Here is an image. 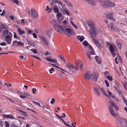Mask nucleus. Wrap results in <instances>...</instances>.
<instances>
[{
    "instance_id": "nucleus-19",
    "label": "nucleus",
    "mask_w": 127,
    "mask_h": 127,
    "mask_svg": "<svg viewBox=\"0 0 127 127\" xmlns=\"http://www.w3.org/2000/svg\"><path fill=\"white\" fill-rule=\"evenodd\" d=\"M18 32L19 34L21 35L22 34H24L25 32L23 30H21V29L20 28H18Z\"/></svg>"
},
{
    "instance_id": "nucleus-9",
    "label": "nucleus",
    "mask_w": 127,
    "mask_h": 127,
    "mask_svg": "<svg viewBox=\"0 0 127 127\" xmlns=\"http://www.w3.org/2000/svg\"><path fill=\"white\" fill-rule=\"evenodd\" d=\"M109 111L111 114L113 116L115 117L116 115L115 113V111L112 108L111 106H109Z\"/></svg>"
},
{
    "instance_id": "nucleus-7",
    "label": "nucleus",
    "mask_w": 127,
    "mask_h": 127,
    "mask_svg": "<svg viewBox=\"0 0 127 127\" xmlns=\"http://www.w3.org/2000/svg\"><path fill=\"white\" fill-rule=\"evenodd\" d=\"M84 0L92 6H94L95 5V1L94 0Z\"/></svg>"
},
{
    "instance_id": "nucleus-44",
    "label": "nucleus",
    "mask_w": 127,
    "mask_h": 127,
    "mask_svg": "<svg viewBox=\"0 0 127 127\" xmlns=\"http://www.w3.org/2000/svg\"><path fill=\"white\" fill-rule=\"evenodd\" d=\"M71 24L75 29H77V26L75 25L73 22H71Z\"/></svg>"
},
{
    "instance_id": "nucleus-17",
    "label": "nucleus",
    "mask_w": 127,
    "mask_h": 127,
    "mask_svg": "<svg viewBox=\"0 0 127 127\" xmlns=\"http://www.w3.org/2000/svg\"><path fill=\"white\" fill-rule=\"evenodd\" d=\"M114 86L116 90L119 93V94H122V92L120 90V88H119V86L118 85H115Z\"/></svg>"
},
{
    "instance_id": "nucleus-42",
    "label": "nucleus",
    "mask_w": 127,
    "mask_h": 127,
    "mask_svg": "<svg viewBox=\"0 0 127 127\" xmlns=\"http://www.w3.org/2000/svg\"><path fill=\"white\" fill-rule=\"evenodd\" d=\"M4 122L2 121H0V127H2L4 125Z\"/></svg>"
},
{
    "instance_id": "nucleus-49",
    "label": "nucleus",
    "mask_w": 127,
    "mask_h": 127,
    "mask_svg": "<svg viewBox=\"0 0 127 127\" xmlns=\"http://www.w3.org/2000/svg\"><path fill=\"white\" fill-rule=\"evenodd\" d=\"M8 118L14 119V117L12 115H9Z\"/></svg>"
},
{
    "instance_id": "nucleus-51",
    "label": "nucleus",
    "mask_w": 127,
    "mask_h": 127,
    "mask_svg": "<svg viewBox=\"0 0 127 127\" xmlns=\"http://www.w3.org/2000/svg\"><path fill=\"white\" fill-rule=\"evenodd\" d=\"M10 127H19L15 125L14 124H12Z\"/></svg>"
},
{
    "instance_id": "nucleus-21",
    "label": "nucleus",
    "mask_w": 127,
    "mask_h": 127,
    "mask_svg": "<svg viewBox=\"0 0 127 127\" xmlns=\"http://www.w3.org/2000/svg\"><path fill=\"white\" fill-rule=\"evenodd\" d=\"M108 1H104L102 4V5L104 7H108Z\"/></svg>"
},
{
    "instance_id": "nucleus-12",
    "label": "nucleus",
    "mask_w": 127,
    "mask_h": 127,
    "mask_svg": "<svg viewBox=\"0 0 127 127\" xmlns=\"http://www.w3.org/2000/svg\"><path fill=\"white\" fill-rule=\"evenodd\" d=\"M66 66L67 68H69V70H70L71 69H75V67L73 65L69 63H67L66 64Z\"/></svg>"
},
{
    "instance_id": "nucleus-48",
    "label": "nucleus",
    "mask_w": 127,
    "mask_h": 127,
    "mask_svg": "<svg viewBox=\"0 0 127 127\" xmlns=\"http://www.w3.org/2000/svg\"><path fill=\"white\" fill-rule=\"evenodd\" d=\"M107 78L109 80L111 81H112L113 80L111 76H107Z\"/></svg>"
},
{
    "instance_id": "nucleus-40",
    "label": "nucleus",
    "mask_w": 127,
    "mask_h": 127,
    "mask_svg": "<svg viewBox=\"0 0 127 127\" xmlns=\"http://www.w3.org/2000/svg\"><path fill=\"white\" fill-rule=\"evenodd\" d=\"M119 49L121 50L122 48V46L121 44L119 42L117 43Z\"/></svg>"
},
{
    "instance_id": "nucleus-55",
    "label": "nucleus",
    "mask_w": 127,
    "mask_h": 127,
    "mask_svg": "<svg viewBox=\"0 0 127 127\" xmlns=\"http://www.w3.org/2000/svg\"><path fill=\"white\" fill-rule=\"evenodd\" d=\"M18 41H16V40H15L13 42V43L12 44V45H13L14 46H15L16 45V43H17Z\"/></svg>"
},
{
    "instance_id": "nucleus-60",
    "label": "nucleus",
    "mask_w": 127,
    "mask_h": 127,
    "mask_svg": "<svg viewBox=\"0 0 127 127\" xmlns=\"http://www.w3.org/2000/svg\"><path fill=\"white\" fill-rule=\"evenodd\" d=\"M54 69L53 68H51V69L49 70V72L50 73H52V71H54Z\"/></svg>"
},
{
    "instance_id": "nucleus-43",
    "label": "nucleus",
    "mask_w": 127,
    "mask_h": 127,
    "mask_svg": "<svg viewBox=\"0 0 127 127\" xmlns=\"http://www.w3.org/2000/svg\"><path fill=\"white\" fill-rule=\"evenodd\" d=\"M55 100L54 98H52L51 99V100L50 102V103L51 104H53L55 101Z\"/></svg>"
},
{
    "instance_id": "nucleus-52",
    "label": "nucleus",
    "mask_w": 127,
    "mask_h": 127,
    "mask_svg": "<svg viewBox=\"0 0 127 127\" xmlns=\"http://www.w3.org/2000/svg\"><path fill=\"white\" fill-rule=\"evenodd\" d=\"M5 123L6 127H9V123L6 121H5Z\"/></svg>"
},
{
    "instance_id": "nucleus-25",
    "label": "nucleus",
    "mask_w": 127,
    "mask_h": 127,
    "mask_svg": "<svg viewBox=\"0 0 127 127\" xmlns=\"http://www.w3.org/2000/svg\"><path fill=\"white\" fill-rule=\"evenodd\" d=\"M41 107H42L45 111H47L49 109V106L47 104H46V106H41Z\"/></svg>"
},
{
    "instance_id": "nucleus-14",
    "label": "nucleus",
    "mask_w": 127,
    "mask_h": 127,
    "mask_svg": "<svg viewBox=\"0 0 127 127\" xmlns=\"http://www.w3.org/2000/svg\"><path fill=\"white\" fill-rule=\"evenodd\" d=\"M48 61L53 63H56L57 60L56 59H51L47 57L45 58Z\"/></svg>"
},
{
    "instance_id": "nucleus-13",
    "label": "nucleus",
    "mask_w": 127,
    "mask_h": 127,
    "mask_svg": "<svg viewBox=\"0 0 127 127\" xmlns=\"http://www.w3.org/2000/svg\"><path fill=\"white\" fill-rule=\"evenodd\" d=\"M98 76V74L97 73H95L92 75H91L92 79L94 81H96L97 79Z\"/></svg>"
},
{
    "instance_id": "nucleus-35",
    "label": "nucleus",
    "mask_w": 127,
    "mask_h": 127,
    "mask_svg": "<svg viewBox=\"0 0 127 127\" xmlns=\"http://www.w3.org/2000/svg\"><path fill=\"white\" fill-rule=\"evenodd\" d=\"M109 102L111 105L110 106H111L112 107H114L115 105L114 102L112 101H109Z\"/></svg>"
},
{
    "instance_id": "nucleus-31",
    "label": "nucleus",
    "mask_w": 127,
    "mask_h": 127,
    "mask_svg": "<svg viewBox=\"0 0 127 127\" xmlns=\"http://www.w3.org/2000/svg\"><path fill=\"white\" fill-rule=\"evenodd\" d=\"M83 44L85 46H87L89 45V43L86 40H84L83 42Z\"/></svg>"
},
{
    "instance_id": "nucleus-38",
    "label": "nucleus",
    "mask_w": 127,
    "mask_h": 127,
    "mask_svg": "<svg viewBox=\"0 0 127 127\" xmlns=\"http://www.w3.org/2000/svg\"><path fill=\"white\" fill-rule=\"evenodd\" d=\"M62 15L61 13L59 12L57 13V16L58 18H60Z\"/></svg>"
},
{
    "instance_id": "nucleus-64",
    "label": "nucleus",
    "mask_w": 127,
    "mask_h": 127,
    "mask_svg": "<svg viewBox=\"0 0 127 127\" xmlns=\"http://www.w3.org/2000/svg\"><path fill=\"white\" fill-rule=\"evenodd\" d=\"M114 107H115V109L117 111L119 110V109L118 107L116 105H115Z\"/></svg>"
},
{
    "instance_id": "nucleus-36",
    "label": "nucleus",
    "mask_w": 127,
    "mask_h": 127,
    "mask_svg": "<svg viewBox=\"0 0 127 127\" xmlns=\"http://www.w3.org/2000/svg\"><path fill=\"white\" fill-rule=\"evenodd\" d=\"M22 95H24L26 96H29L30 95V94L28 93L24 92L21 94Z\"/></svg>"
},
{
    "instance_id": "nucleus-4",
    "label": "nucleus",
    "mask_w": 127,
    "mask_h": 127,
    "mask_svg": "<svg viewBox=\"0 0 127 127\" xmlns=\"http://www.w3.org/2000/svg\"><path fill=\"white\" fill-rule=\"evenodd\" d=\"M89 48L91 50V51H90L89 52V51L87 52V55L89 59L92 60V58L91 57L90 55L89 54V53L92 55H95V53L92 47L90 44H89Z\"/></svg>"
},
{
    "instance_id": "nucleus-63",
    "label": "nucleus",
    "mask_w": 127,
    "mask_h": 127,
    "mask_svg": "<svg viewBox=\"0 0 127 127\" xmlns=\"http://www.w3.org/2000/svg\"><path fill=\"white\" fill-rule=\"evenodd\" d=\"M33 32V31L32 30H29L28 31V33L29 34H31L32 33V32Z\"/></svg>"
},
{
    "instance_id": "nucleus-61",
    "label": "nucleus",
    "mask_w": 127,
    "mask_h": 127,
    "mask_svg": "<svg viewBox=\"0 0 127 127\" xmlns=\"http://www.w3.org/2000/svg\"><path fill=\"white\" fill-rule=\"evenodd\" d=\"M104 75L106 76H107L109 74V73L107 71H105L104 73Z\"/></svg>"
},
{
    "instance_id": "nucleus-27",
    "label": "nucleus",
    "mask_w": 127,
    "mask_h": 127,
    "mask_svg": "<svg viewBox=\"0 0 127 127\" xmlns=\"http://www.w3.org/2000/svg\"><path fill=\"white\" fill-rule=\"evenodd\" d=\"M63 0L66 2L67 4L70 6H72V4L67 0Z\"/></svg>"
},
{
    "instance_id": "nucleus-22",
    "label": "nucleus",
    "mask_w": 127,
    "mask_h": 127,
    "mask_svg": "<svg viewBox=\"0 0 127 127\" xmlns=\"http://www.w3.org/2000/svg\"><path fill=\"white\" fill-rule=\"evenodd\" d=\"M52 10V8H49L48 7V6H47L46 7V8L45 9V10L46 11H48V13H50L51 12Z\"/></svg>"
},
{
    "instance_id": "nucleus-62",
    "label": "nucleus",
    "mask_w": 127,
    "mask_h": 127,
    "mask_svg": "<svg viewBox=\"0 0 127 127\" xmlns=\"http://www.w3.org/2000/svg\"><path fill=\"white\" fill-rule=\"evenodd\" d=\"M75 64L77 67L78 68H79V63L78 62H76L75 63Z\"/></svg>"
},
{
    "instance_id": "nucleus-20",
    "label": "nucleus",
    "mask_w": 127,
    "mask_h": 127,
    "mask_svg": "<svg viewBox=\"0 0 127 127\" xmlns=\"http://www.w3.org/2000/svg\"><path fill=\"white\" fill-rule=\"evenodd\" d=\"M115 4L112 2L108 1V7H113L115 6Z\"/></svg>"
},
{
    "instance_id": "nucleus-11",
    "label": "nucleus",
    "mask_w": 127,
    "mask_h": 127,
    "mask_svg": "<svg viewBox=\"0 0 127 127\" xmlns=\"http://www.w3.org/2000/svg\"><path fill=\"white\" fill-rule=\"evenodd\" d=\"M93 91L97 96L98 97L100 96V94L99 92V90L97 88L94 87Z\"/></svg>"
},
{
    "instance_id": "nucleus-37",
    "label": "nucleus",
    "mask_w": 127,
    "mask_h": 127,
    "mask_svg": "<svg viewBox=\"0 0 127 127\" xmlns=\"http://www.w3.org/2000/svg\"><path fill=\"white\" fill-rule=\"evenodd\" d=\"M85 38L83 36H80L79 38V40L80 42H82L84 39Z\"/></svg>"
},
{
    "instance_id": "nucleus-29",
    "label": "nucleus",
    "mask_w": 127,
    "mask_h": 127,
    "mask_svg": "<svg viewBox=\"0 0 127 127\" xmlns=\"http://www.w3.org/2000/svg\"><path fill=\"white\" fill-rule=\"evenodd\" d=\"M27 42L29 45H30L32 46H33L34 44V43L32 41L30 40H28Z\"/></svg>"
},
{
    "instance_id": "nucleus-46",
    "label": "nucleus",
    "mask_w": 127,
    "mask_h": 127,
    "mask_svg": "<svg viewBox=\"0 0 127 127\" xmlns=\"http://www.w3.org/2000/svg\"><path fill=\"white\" fill-rule=\"evenodd\" d=\"M33 103L35 104L36 105H38V106H39L40 107H41V106L40 105V104L39 103H38V102H36L35 101H33Z\"/></svg>"
},
{
    "instance_id": "nucleus-34",
    "label": "nucleus",
    "mask_w": 127,
    "mask_h": 127,
    "mask_svg": "<svg viewBox=\"0 0 127 127\" xmlns=\"http://www.w3.org/2000/svg\"><path fill=\"white\" fill-rule=\"evenodd\" d=\"M0 27L2 30L3 29H6L4 25L2 24L1 23H0Z\"/></svg>"
},
{
    "instance_id": "nucleus-57",
    "label": "nucleus",
    "mask_w": 127,
    "mask_h": 127,
    "mask_svg": "<svg viewBox=\"0 0 127 127\" xmlns=\"http://www.w3.org/2000/svg\"><path fill=\"white\" fill-rule=\"evenodd\" d=\"M20 97L21 98H23V99H24V98H27V97L26 96H24V95H20Z\"/></svg>"
},
{
    "instance_id": "nucleus-41",
    "label": "nucleus",
    "mask_w": 127,
    "mask_h": 127,
    "mask_svg": "<svg viewBox=\"0 0 127 127\" xmlns=\"http://www.w3.org/2000/svg\"><path fill=\"white\" fill-rule=\"evenodd\" d=\"M58 57L60 58L62 60H63L64 61L65 63H66V61L61 56L59 55L58 56Z\"/></svg>"
},
{
    "instance_id": "nucleus-50",
    "label": "nucleus",
    "mask_w": 127,
    "mask_h": 127,
    "mask_svg": "<svg viewBox=\"0 0 127 127\" xmlns=\"http://www.w3.org/2000/svg\"><path fill=\"white\" fill-rule=\"evenodd\" d=\"M5 14V11L4 10H3L2 11V13H1L0 14V15L1 16H4Z\"/></svg>"
},
{
    "instance_id": "nucleus-23",
    "label": "nucleus",
    "mask_w": 127,
    "mask_h": 127,
    "mask_svg": "<svg viewBox=\"0 0 127 127\" xmlns=\"http://www.w3.org/2000/svg\"><path fill=\"white\" fill-rule=\"evenodd\" d=\"M95 59L96 62L99 64H100L101 62L100 59L97 56H96L95 57Z\"/></svg>"
},
{
    "instance_id": "nucleus-56",
    "label": "nucleus",
    "mask_w": 127,
    "mask_h": 127,
    "mask_svg": "<svg viewBox=\"0 0 127 127\" xmlns=\"http://www.w3.org/2000/svg\"><path fill=\"white\" fill-rule=\"evenodd\" d=\"M32 93L34 94H35L36 93V90L35 88H33L32 89Z\"/></svg>"
},
{
    "instance_id": "nucleus-30",
    "label": "nucleus",
    "mask_w": 127,
    "mask_h": 127,
    "mask_svg": "<svg viewBox=\"0 0 127 127\" xmlns=\"http://www.w3.org/2000/svg\"><path fill=\"white\" fill-rule=\"evenodd\" d=\"M100 90H101V91L102 92L103 94L104 95H106L107 96H108V95L105 92V91L104 90L103 88H101Z\"/></svg>"
},
{
    "instance_id": "nucleus-2",
    "label": "nucleus",
    "mask_w": 127,
    "mask_h": 127,
    "mask_svg": "<svg viewBox=\"0 0 127 127\" xmlns=\"http://www.w3.org/2000/svg\"><path fill=\"white\" fill-rule=\"evenodd\" d=\"M53 24V27L55 30L58 32L61 33L64 31L65 26L61 25L58 24V21L56 20H53L51 22Z\"/></svg>"
},
{
    "instance_id": "nucleus-10",
    "label": "nucleus",
    "mask_w": 127,
    "mask_h": 127,
    "mask_svg": "<svg viewBox=\"0 0 127 127\" xmlns=\"http://www.w3.org/2000/svg\"><path fill=\"white\" fill-rule=\"evenodd\" d=\"M84 77L87 80H89L91 77V75L90 74L89 72L87 71L84 74Z\"/></svg>"
},
{
    "instance_id": "nucleus-54",
    "label": "nucleus",
    "mask_w": 127,
    "mask_h": 127,
    "mask_svg": "<svg viewBox=\"0 0 127 127\" xmlns=\"http://www.w3.org/2000/svg\"><path fill=\"white\" fill-rule=\"evenodd\" d=\"M83 63H81L79 65V68L80 69H81V68H83Z\"/></svg>"
},
{
    "instance_id": "nucleus-39",
    "label": "nucleus",
    "mask_w": 127,
    "mask_h": 127,
    "mask_svg": "<svg viewBox=\"0 0 127 127\" xmlns=\"http://www.w3.org/2000/svg\"><path fill=\"white\" fill-rule=\"evenodd\" d=\"M53 10L55 12L57 13L59 12V9L57 8H54Z\"/></svg>"
},
{
    "instance_id": "nucleus-16",
    "label": "nucleus",
    "mask_w": 127,
    "mask_h": 127,
    "mask_svg": "<svg viewBox=\"0 0 127 127\" xmlns=\"http://www.w3.org/2000/svg\"><path fill=\"white\" fill-rule=\"evenodd\" d=\"M41 38L46 45H47L49 44L48 40L46 37L42 36Z\"/></svg>"
},
{
    "instance_id": "nucleus-18",
    "label": "nucleus",
    "mask_w": 127,
    "mask_h": 127,
    "mask_svg": "<svg viewBox=\"0 0 127 127\" xmlns=\"http://www.w3.org/2000/svg\"><path fill=\"white\" fill-rule=\"evenodd\" d=\"M93 40L97 46L99 47H100L101 45L98 43L97 40L95 39H94Z\"/></svg>"
},
{
    "instance_id": "nucleus-28",
    "label": "nucleus",
    "mask_w": 127,
    "mask_h": 127,
    "mask_svg": "<svg viewBox=\"0 0 127 127\" xmlns=\"http://www.w3.org/2000/svg\"><path fill=\"white\" fill-rule=\"evenodd\" d=\"M61 12H63V14H65V13H66L67 15H70V14L69 12L65 9L62 10V11Z\"/></svg>"
},
{
    "instance_id": "nucleus-53",
    "label": "nucleus",
    "mask_w": 127,
    "mask_h": 127,
    "mask_svg": "<svg viewBox=\"0 0 127 127\" xmlns=\"http://www.w3.org/2000/svg\"><path fill=\"white\" fill-rule=\"evenodd\" d=\"M32 35L33 36V37L35 38H37V36L36 35V34L34 33H32Z\"/></svg>"
},
{
    "instance_id": "nucleus-45",
    "label": "nucleus",
    "mask_w": 127,
    "mask_h": 127,
    "mask_svg": "<svg viewBox=\"0 0 127 127\" xmlns=\"http://www.w3.org/2000/svg\"><path fill=\"white\" fill-rule=\"evenodd\" d=\"M8 115H5L4 114H3V118H8Z\"/></svg>"
},
{
    "instance_id": "nucleus-33",
    "label": "nucleus",
    "mask_w": 127,
    "mask_h": 127,
    "mask_svg": "<svg viewBox=\"0 0 127 127\" xmlns=\"http://www.w3.org/2000/svg\"><path fill=\"white\" fill-rule=\"evenodd\" d=\"M30 50L33 52L34 54L38 53V52L36 49H30Z\"/></svg>"
},
{
    "instance_id": "nucleus-5",
    "label": "nucleus",
    "mask_w": 127,
    "mask_h": 127,
    "mask_svg": "<svg viewBox=\"0 0 127 127\" xmlns=\"http://www.w3.org/2000/svg\"><path fill=\"white\" fill-rule=\"evenodd\" d=\"M71 29L66 28L65 27L64 31L62 32H64V34L68 36H70L71 35Z\"/></svg>"
},
{
    "instance_id": "nucleus-3",
    "label": "nucleus",
    "mask_w": 127,
    "mask_h": 127,
    "mask_svg": "<svg viewBox=\"0 0 127 127\" xmlns=\"http://www.w3.org/2000/svg\"><path fill=\"white\" fill-rule=\"evenodd\" d=\"M29 13L30 15L32 17L34 18H37L38 16V12L35 10L31 9L29 10Z\"/></svg>"
},
{
    "instance_id": "nucleus-15",
    "label": "nucleus",
    "mask_w": 127,
    "mask_h": 127,
    "mask_svg": "<svg viewBox=\"0 0 127 127\" xmlns=\"http://www.w3.org/2000/svg\"><path fill=\"white\" fill-rule=\"evenodd\" d=\"M107 45H109V48L110 52L112 53H113L114 51V48L112 46V45L109 42H107Z\"/></svg>"
},
{
    "instance_id": "nucleus-1",
    "label": "nucleus",
    "mask_w": 127,
    "mask_h": 127,
    "mask_svg": "<svg viewBox=\"0 0 127 127\" xmlns=\"http://www.w3.org/2000/svg\"><path fill=\"white\" fill-rule=\"evenodd\" d=\"M87 24L92 32L94 34L93 35L92 33L90 30L89 32L91 36L93 39H95L96 37L95 35L96 34V32L99 31V29L96 27L94 23L92 21H88L87 22Z\"/></svg>"
},
{
    "instance_id": "nucleus-32",
    "label": "nucleus",
    "mask_w": 127,
    "mask_h": 127,
    "mask_svg": "<svg viewBox=\"0 0 127 127\" xmlns=\"http://www.w3.org/2000/svg\"><path fill=\"white\" fill-rule=\"evenodd\" d=\"M8 30H5L2 32L3 34L4 35H6L8 33Z\"/></svg>"
},
{
    "instance_id": "nucleus-47",
    "label": "nucleus",
    "mask_w": 127,
    "mask_h": 127,
    "mask_svg": "<svg viewBox=\"0 0 127 127\" xmlns=\"http://www.w3.org/2000/svg\"><path fill=\"white\" fill-rule=\"evenodd\" d=\"M105 83L107 87H109V84L107 80H105Z\"/></svg>"
},
{
    "instance_id": "nucleus-24",
    "label": "nucleus",
    "mask_w": 127,
    "mask_h": 127,
    "mask_svg": "<svg viewBox=\"0 0 127 127\" xmlns=\"http://www.w3.org/2000/svg\"><path fill=\"white\" fill-rule=\"evenodd\" d=\"M53 30L52 29H49L47 30L46 32V34L48 36H50V34H51Z\"/></svg>"
},
{
    "instance_id": "nucleus-8",
    "label": "nucleus",
    "mask_w": 127,
    "mask_h": 127,
    "mask_svg": "<svg viewBox=\"0 0 127 127\" xmlns=\"http://www.w3.org/2000/svg\"><path fill=\"white\" fill-rule=\"evenodd\" d=\"M5 39L8 44H10L11 43L12 39L9 35H8L6 36Z\"/></svg>"
},
{
    "instance_id": "nucleus-26",
    "label": "nucleus",
    "mask_w": 127,
    "mask_h": 127,
    "mask_svg": "<svg viewBox=\"0 0 127 127\" xmlns=\"http://www.w3.org/2000/svg\"><path fill=\"white\" fill-rule=\"evenodd\" d=\"M24 45V44L22 42L18 41L17 43V46H22Z\"/></svg>"
},
{
    "instance_id": "nucleus-59",
    "label": "nucleus",
    "mask_w": 127,
    "mask_h": 127,
    "mask_svg": "<svg viewBox=\"0 0 127 127\" xmlns=\"http://www.w3.org/2000/svg\"><path fill=\"white\" fill-rule=\"evenodd\" d=\"M9 18H10V19L11 20H14V16L13 15H11V16H9Z\"/></svg>"
},
{
    "instance_id": "nucleus-6",
    "label": "nucleus",
    "mask_w": 127,
    "mask_h": 127,
    "mask_svg": "<svg viewBox=\"0 0 127 127\" xmlns=\"http://www.w3.org/2000/svg\"><path fill=\"white\" fill-rule=\"evenodd\" d=\"M114 14V12H112L111 13H108L106 14V17L107 18L111 19L113 20V15Z\"/></svg>"
},
{
    "instance_id": "nucleus-58",
    "label": "nucleus",
    "mask_w": 127,
    "mask_h": 127,
    "mask_svg": "<svg viewBox=\"0 0 127 127\" xmlns=\"http://www.w3.org/2000/svg\"><path fill=\"white\" fill-rule=\"evenodd\" d=\"M0 45L1 46H6V44L4 42H1L0 43Z\"/></svg>"
}]
</instances>
